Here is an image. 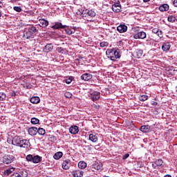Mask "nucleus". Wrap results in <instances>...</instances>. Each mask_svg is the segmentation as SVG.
<instances>
[{"label":"nucleus","instance_id":"obj_51","mask_svg":"<svg viewBox=\"0 0 177 177\" xmlns=\"http://www.w3.org/2000/svg\"><path fill=\"white\" fill-rule=\"evenodd\" d=\"M164 177H172V176L167 174V175H165Z\"/></svg>","mask_w":177,"mask_h":177},{"label":"nucleus","instance_id":"obj_19","mask_svg":"<svg viewBox=\"0 0 177 177\" xmlns=\"http://www.w3.org/2000/svg\"><path fill=\"white\" fill-rule=\"evenodd\" d=\"M81 80H83V81H89V80H92V75L90 73H84L81 76Z\"/></svg>","mask_w":177,"mask_h":177},{"label":"nucleus","instance_id":"obj_47","mask_svg":"<svg viewBox=\"0 0 177 177\" xmlns=\"http://www.w3.org/2000/svg\"><path fill=\"white\" fill-rule=\"evenodd\" d=\"M151 104H152V106H157V104H158V102H157L156 101H152Z\"/></svg>","mask_w":177,"mask_h":177},{"label":"nucleus","instance_id":"obj_44","mask_svg":"<svg viewBox=\"0 0 177 177\" xmlns=\"http://www.w3.org/2000/svg\"><path fill=\"white\" fill-rule=\"evenodd\" d=\"M159 30H160V29H158V28H153V29L152 30V32H153V34H157L158 31H159Z\"/></svg>","mask_w":177,"mask_h":177},{"label":"nucleus","instance_id":"obj_53","mask_svg":"<svg viewBox=\"0 0 177 177\" xmlns=\"http://www.w3.org/2000/svg\"><path fill=\"white\" fill-rule=\"evenodd\" d=\"M1 5H2V3L0 1V8H1Z\"/></svg>","mask_w":177,"mask_h":177},{"label":"nucleus","instance_id":"obj_5","mask_svg":"<svg viewBox=\"0 0 177 177\" xmlns=\"http://www.w3.org/2000/svg\"><path fill=\"white\" fill-rule=\"evenodd\" d=\"M103 168V164L99 161H95L91 165V169L93 172L95 171H102Z\"/></svg>","mask_w":177,"mask_h":177},{"label":"nucleus","instance_id":"obj_50","mask_svg":"<svg viewBox=\"0 0 177 177\" xmlns=\"http://www.w3.org/2000/svg\"><path fill=\"white\" fill-rule=\"evenodd\" d=\"M150 1H151V0H143V2H145V3H146L147 2H150Z\"/></svg>","mask_w":177,"mask_h":177},{"label":"nucleus","instance_id":"obj_41","mask_svg":"<svg viewBox=\"0 0 177 177\" xmlns=\"http://www.w3.org/2000/svg\"><path fill=\"white\" fill-rule=\"evenodd\" d=\"M156 35L160 38H162V31L159 30L156 33Z\"/></svg>","mask_w":177,"mask_h":177},{"label":"nucleus","instance_id":"obj_1","mask_svg":"<svg viewBox=\"0 0 177 177\" xmlns=\"http://www.w3.org/2000/svg\"><path fill=\"white\" fill-rule=\"evenodd\" d=\"M12 145L17 147H23L24 149H30L31 147L30 140L23 139L20 136H15L12 140Z\"/></svg>","mask_w":177,"mask_h":177},{"label":"nucleus","instance_id":"obj_45","mask_svg":"<svg viewBox=\"0 0 177 177\" xmlns=\"http://www.w3.org/2000/svg\"><path fill=\"white\" fill-rule=\"evenodd\" d=\"M10 177H20L17 172H14Z\"/></svg>","mask_w":177,"mask_h":177},{"label":"nucleus","instance_id":"obj_32","mask_svg":"<svg viewBox=\"0 0 177 177\" xmlns=\"http://www.w3.org/2000/svg\"><path fill=\"white\" fill-rule=\"evenodd\" d=\"M37 133L41 136H44L45 135V133H46V131L44 128L39 127V129H37Z\"/></svg>","mask_w":177,"mask_h":177},{"label":"nucleus","instance_id":"obj_2","mask_svg":"<svg viewBox=\"0 0 177 177\" xmlns=\"http://www.w3.org/2000/svg\"><path fill=\"white\" fill-rule=\"evenodd\" d=\"M106 55L113 62H115L117 59H120V57H121V54H120V49L116 48L107 49L106 51Z\"/></svg>","mask_w":177,"mask_h":177},{"label":"nucleus","instance_id":"obj_4","mask_svg":"<svg viewBox=\"0 0 177 177\" xmlns=\"http://www.w3.org/2000/svg\"><path fill=\"white\" fill-rule=\"evenodd\" d=\"M26 160L28 162H33V164H38L39 162H41L42 161V157L38 155L33 156L32 154H28L26 156Z\"/></svg>","mask_w":177,"mask_h":177},{"label":"nucleus","instance_id":"obj_3","mask_svg":"<svg viewBox=\"0 0 177 177\" xmlns=\"http://www.w3.org/2000/svg\"><path fill=\"white\" fill-rule=\"evenodd\" d=\"M37 32H38V29H37V27L34 26H30L24 32V38H26V39L34 38V35H35Z\"/></svg>","mask_w":177,"mask_h":177},{"label":"nucleus","instance_id":"obj_10","mask_svg":"<svg viewBox=\"0 0 177 177\" xmlns=\"http://www.w3.org/2000/svg\"><path fill=\"white\" fill-rule=\"evenodd\" d=\"M67 26L62 24L60 22H55L53 26H51V28L53 30H60V28H66Z\"/></svg>","mask_w":177,"mask_h":177},{"label":"nucleus","instance_id":"obj_29","mask_svg":"<svg viewBox=\"0 0 177 177\" xmlns=\"http://www.w3.org/2000/svg\"><path fill=\"white\" fill-rule=\"evenodd\" d=\"M62 157H63V152L61 151L55 153L53 156V158H55V160H59Z\"/></svg>","mask_w":177,"mask_h":177},{"label":"nucleus","instance_id":"obj_9","mask_svg":"<svg viewBox=\"0 0 177 177\" xmlns=\"http://www.w3.org/2000/svg\"><path fill=\"white\" fill-rule=\"evenodd\" d=\"M117 31L120 34H122V32H127V31H128V26L125 24H120L117 27Z\"/></svg>","mask_w":177,"mask_h":177},{"label":"nucleus","instance_id":"obj_17","mask_svg":"<svg viewBox=\"0 0 177 177\" xmlns=\"http://www.w3.org/2000/svg\"><path fill=\"white\" fill-rule=\"evenodd\" d=\"M91 98H92L93 102H96V100H99V99H100V93H99V92L92 93Z\"/></svg>","mask_w":177,"mask_h":177},{"label":"nucleus","instance_id":"obj_15","mask_svg":"<svg viewBox=\"0 0 177 177\" xmlns=\"http://www.w3.org/2000/svg\"><path fill=\"white\" fill-rule=\"evenodd\" d=\"M162 164H164V161L162 159H158L152 164V167L156 169L157 167H162Z\"/></svg>","mask_w":177,"mask_h":177},{"label":"nucleus","instance_id":"obj_39","mask_svg":"<svg viewBox=\"0 0 177 177\" xmlns=\"http://www.w3.org/2000/svg\"><path fill=\"white\" fill-rule=\"evenodd\" d=\"M14 10H15V12H21V7H19V6H15L13 8Z\"/></svg>","mask_w":177,"mask_h":177},{"label":"nucleus","instance_id":"obj_12","mask_svg":"<svg viewBox=\"0 0 177 177\" xmlns=\"http://www.w3.org/2000/svg\"><path fill=\"white\" fill-rule=\"evenodd\" d=\"M53 50V45L52 44H46L43 48V52L46 53H49V52H52Z\"/></svg>","mask_w":177,"mask_h":177},{"label":"nucleus","instance_id":"obj_54","mask_svg":"<svg viewBox=\"0 0 177 177\" xmlns=\"http://www.w3.org/2000/svg\"><path fill=\"white\" fill-rule=\"evenodd\" d=\"M1 16H2V13L0 12V17H1Z\"/></svg>","mask_w":177,"mask_h":177},{"label":"nucleus","instance_id":"obj_46","mask_svg":"<svg viewBox=\"0 0 177 177\" xmlns=\"http://www.w3.org/2000/svg\"><path fill=\"white\" fill-rule=\"evenodd\" d=\"M57 49L58 52H59L60 53H62V52H64V49L62 47H59Z\"/></svg>","mask_w":177,"mask_h":177},{"label":"nucleus","instance_id":"obj_11","mask_svg":"<svg viewBox=\"0 0 177 177\" xmlns=\"http://www.w3.org/2000/svg\"><path fill=\"white\" fill-rule=\"evenodd\" d=\"M28 132L30 135V136H35V135L38 133V128L35 127H30L28 129Z\"/></svg>","mask_w":177,"mask_h":177},{"label":"nucleus","instance_id":"obj_31","mask_svg":"<svg viewBox=\"0 0 177 177\" xmlns=\"http://www.w3.org/2000/svg\"><path fill=\"white\" fill-rule=\"evenodd\" d=\"M30 122L33 125H37V124H39V119H38L37 118H32Z\"/></svg>","mask_w":177,"mask_h":177},{"label":"nucleus","instance_id":"obj_52","mask_svg":"<svg viewBox=\"0 0 177 177\" xmlns=\"http://www.w3.org/2000/svg\"><path fill=\"white\" fill-rule=\"evenodd\" d=\"M176 88V92H177V86H176V88Z\"/></svg>","mask_w":177,"mask_h":177},{"label":"nucleus","instance_id":"obj_6","mask_svg":"<svg viewBox=\"0 0 177 177\" xmlns=\"http://www.w3.org/2000/svg\"><path fill=\"white\" fill-rule=\"evenodd\" d=\"M15 156L12 155H5L2 158V161L3 164H12V162L14 161Z\"/></svg>","mask_w":177,"mask_h":177},{"label":"nucleus","instance_id":"obj_28","mask_svg":"<svg viewBox=\"0 0 177 177\" xmlns=\"http://www.w3.org/2000/svg\"><path fill=\"white\" fill-rule=\"evenodd\" d=\"M12 172H15V167H9L4 171V174L9 176Z\"/></svg>","mask_w":177,"mask_h":177},{"label":"nucleus","instance_id":"obj_18","mask_svg":"<svg viewBox=\"0 0 177 177\" xmlns=\"http://www.w3.org/2000/svg\"><path fill=\"white\" fill-rule=\"evenodd\" d=\"M70 165H71V162L70 160H65L62 163L63 169H68L70 168Z\"/></svg>","mask_w":177,"mask_h":177},{"label":"nucleus","instance_id":"obj_26","mask_svg":"<svg viewBox=\"0 0 177 177\" xmlns=\"http://www.w3.org/2000/svg\"><path fill=\"white\" fill-rule=\"evenodd\" d=\"M18 175L19 177H27L28 176V173L26 170H19L17 171Z\"/></svg>","mask_w":177,"mask_h":177},{"label":"nucleus","instance_id":"obj_40","mask_svg":"<svg viewBox=\"0 0 177 177\" xmlns=\"http://www.w3.org/2000/svg\"><path fill=\"white\" fill-rule=\"evenodd\" d=\"M50 140L51 142H56V140H57V138L55 136H50Z\"/></svg>","mask_w":177,"mask_h":177},{"label":"nucleus","instance_id":"obj_24","mask_svg":"<svg viewBox=\"0 0 177 177\" xmlns=\"http://www.w3.org/2000/svg\"><path fill=\"white\" fill-rule=\"evenodd\" d=\"M162 49L164 52H167L171 49V44L169 42L164 43L162 46Z\"/></svg>","mask_w":177,"mask_h":177},{"label":"nucleus","instance_id":"obj_13","mask_svg":"<svg viewBox=\"0 0 177 177\" xmlns=\"http://www.w3.org/2000/svg\"><path fill=\"white\" fill-rule=\"evenodd\" d=\"M69 132L72 135H77V133L80 132V129H78V127L73 125L69 128Z\"/></svg>","mask_w":177,"mask_h":177},{"label":"nucleus","instance_id":"obj_43","mask_svg":"<svg viewBox=\"0 0 177 177\" xmlns=\"http://www.w3.org/2000/svg\"><path fill=\"white\" fill-rule=\"evenodd\" d=\"M129 157V153H125L123 156H122V160H127V158H128Z\"/></svg>","mask_w":177,"mask_h":177},{"label":"nucleus","instance_id":"obj_7","mask_svg":"<svg viewBox=\"0 0 177 177\" xmlns=\"http://www.w3.org/2000/svg\"><path fill=\"white\" fill-rule=\"evenodd\" d=\"M86 16H90V17H95L96 16V12L93 10L86 9L83 10V17H86Z\"/></svg>","mask_w":177,"mask_h":177},{"label":"nucleus","instance_id":"obj_34","mask_svg":"<svg viewBox=\"0 0 177 177\" xmlns=\"http://www.w3.org/2000/svg\"><path fill=\"white\" fill-rule=\"evenodd\" d=\"M168 21L170 23H175V20H176V17L174 15H169L167 18Z\"/></svg>","mask_w":177,"mask_h":177},{"label":"nucleus","instance_id":"obj_37","mask_svg":"<svg viewBox=\"0 0 177 177\" xmlns=\"http://www.w3.org/2000/svg\"><path fill=\"white\" fill-rule=\"evenodd\" d=\"M100 46L101 48H106V46H109V42L107 41H102L100 44Z\"/></svg>","mask_w":177,"mask_h":177},{"label":"nucleus","instance_id":"obj_35","mask_svg":"<svg viewBox=\"0 0 177 177\" xmlns=\"http://www.w3.org/2000/svg\"><path fill=\"white\" fill-rule=\"evenodd\" d=\"M65 32L68 34V35H71V34H74L75 32V30L73 31L70 28H65Z\"/></svg>","mask_w":177,"mask_h":177},{"label":"nucleus","instance_id":"obj_22","mask_svg":"<svg viewBox=\"0 0 177 177\" xmlns=\"http://www.w3.org/2000/svg\"><path fill=\"white\" fill-rule=\"evenodd\" d=\"M159 10L160 12H167L169 10V6L168 4H163L159 6Z\"/></svg>","mask_w":177,"mask_h":177},{"label":"nucleus","instance_id":"obj_38","mask_svg":"<svg viewBox=\"0 0 177 177\" xmlns=\"http://www.w3.org/2000/svg\"><path fill=\"white\" fill-rule=\"evenodd\" d=\"M66 84H71L73 82V77H69L68 79L65 80Z\"/></svg>","mask_w":177,"mask_h":177},{"label":"nucleus","instance_id":"obj_8","mask_svg":"<svg viewBox=\"0 0 177 177\" xmlns=\"http://www.w3.org/2000/svg\"><path fill=\"white\" fill-rule=\"evenodd\" d=\"M146 32L143 31L138 32V33L133 35V38L135 39H145V38H146Z\"/></svg>","mask_w":177,"mask_h":177},{"label":"nucleus","instance_id":"obj_49","mask_svg":"<svg viewBox=\"0 0 177 177\" xmlns=\"http://www.w3.org/2000/svg\"><path fill=\"white\" fill-rule=\"evenodd\" d=\"M173 5H174L176 8H177V0H174V1H173Z\"/></svg>","mask_w":177,"mask_h":177},{"label":"nucleus","instance_id":"obj_14","mask_svg":"<svg viewBox=\"0 0 177 177\" xmlns=\"http://www.w3.org/2000/svg\"><path fill=\"white\" fill-rule=\"evenodd\" d=\"M40 27H42L43 28H45L46 27H48L49 26V21L48 20H46L44 19H39Z\"/></svg>","mask_w":177,"mask_h":177},{"label":"nucleus","instance_id":"obj_20","mask_svg":"<svg viewBox=\"0 0 177 177\" xmlns=\"http://www.w3.org/2000/svg\"><path fill=\"white\" fill-rule=\"evenodd\" d=\"M88 139H89V140H91V142H93V143H96L98 140L97 136H96V134H93V133L89 134Z\"/></svg>","mask_w":177,"mask_h":177},{"label":"nucleus","instance_id":"obj_30","mask_svg":"<svg viewBox=\"0 0 177 177\" xmlns=\"http://www.w3.org/2000/svg\"><path fill=\"white\" fill-rule=\"evenodd\" d=\"M78 167L80 169H85V167H86V162L84 161H80L78 163Z\"/></svg>","mask_w":177,"mask_h":177},{"label":"nucleus","instance_id":"obj_27","mask_svg":"<svg viewBox=\"0 0 177 177\" xmlns=\"http://www.w3.org/2000/svg\"><path fill=\"white\" fill-rule=\"evenodd\" d=\"M135 55L138 57V59H140V57H142V55H143V50L141 49H137L135 51Z\"/></svg>","mask_w":177,"mask_h":177},{"label":"nucleus","instance_id":"obj_16","mask_svg":"<svg viewBox=\"0 0 177 177\" xmlns=\"http://www.w3.org/2000/svg\"><path fill=\"white\" fill-rule=\"evenodd\" d=\"M72 176L73 177H82L84 176V171L82 170H75L72 173Z\"/></svg>","mask_w":177,"mask_h":177},{"label":"nucleus","instance_id":"obj_25","mask_svg":"<svg viewBox=\"0 0 177 177\" xmlns=\"http://www.w3.org/2000/svg\"><path fill=\"white\" fill-rule=\"evenodd\" d=\"M30 102L33 104H38L41 102L39 97H32L30 98Z\"/></svg>","mask_w":177,"mask_h":177},{"label":"nucleus","instance_id":"obj_42","mask_svg":"<svg viewBox=\"0 0 177 177\" xmlns=\"http://www.w3.org/2000/svg\"><path fill=\"white\" fill-rule=\"evenodd\" d=\"M65 96H66L68 99H70V97H71V96H73V95H72L70 92H66V93H65Z\"/></svg>","mask_w":177,"mask_h":177},{"label":"nucleus","instance_id":"obj_33","mask_svg":"<svg viewBox=\"0 0 177 177\" xmlns=\"http://www.w3.org/2000/svg\"><path fill=\"white\" fill-rule=\"evenodd\" d=\"M138 99L139 100H140V102H146V100L149 99V96H147V95H140Z\"/></svg>","mask_w":177,"mask_h":177},{"label":"nucleus","instance_id":"obj_48","mask_svg":"<svg viewBox=\"0 0 177 177\" xmlns=\"http://www.w3.org/2000/svg\"><path fill=\"white\" fill-rule=\"evenodd\" d=\"M10 95H11L12 97L16 96V92L12 91V92L10 93Z\"/></svg>","mask_w":177,"mask_h":177},{"label":"nucleus","instance_id":"obj_36","mask_svg":"<svg viewBox=\"0 0 177 177\" xmlns=\"http://www.w3.org/2000/svg\"><path fill=\"white\" fill-rule=\"evenodd\" d=\"M6 99V94L3 92H0V101L5 100Z\"/></svg>","mask_w":177,"mask_h":177},{"label":"nucleus","instance_id":"obj_21","mask_svg":"<svg viewBox=\"0 0 177 177\" xmlns=\"http://www.w3.org/2000/svg\"><path fill=\"white\" fill-rule=\"evenodd\" d=\"M140 131H141V132H143L144 133H148V132L150 131V126H141L140 128Z\"/></svg>","mask_w":177,"mask_h":177},{"label":"nucleus","instance_id":"obj_23","mask_svg":"<svg viewBox=\"0 0 177 177\" xmlns=\"http://www.w3.org/2000/svg\"><path fill=\"white\" fill-rule=\"evenodd\" d=\"M112 10L115 13H120L121 12V6H118V4H113L112 6Z\"/></svg>","mask_w":177,"mask_h":177}]
</instances>
